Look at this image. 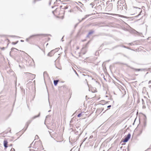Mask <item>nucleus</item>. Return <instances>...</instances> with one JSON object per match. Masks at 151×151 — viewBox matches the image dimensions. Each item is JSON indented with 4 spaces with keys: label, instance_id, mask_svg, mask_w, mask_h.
<instances>
[{
    "label": "nucleus",
    "instance_id": "nucleus-1",
    "mask_svg": "<svg viewBox=\"0 0 151 151\" xmlns=\"http://www.w3.org/2000/svg\"><path fill=\"white\" fill-rule=\"evenodd\" d=\"M126 6V5L125 4H122L119 5H118L117 6V9H118V10L119 9L120 10H123L124 9L123 6H124V9H125Z\"/></svg>",
    "mask_w": 151,
    "mask_h": 151
},
{
    "label": "nucleus",
    "instance_id": "nucleus-2",
    "mask_svg": "<svg viewBox=\"0 0 151 151\" xmlns=\"http://www.w3.org/2000/svg\"><path fill=\"white\" fill-rule=\"evenodd\" d=\"M131 137V134H129L127 135V136L124 139L123 142H127L129 139H130Z\"/></svg>",
    "mask_w": 151,
    "mask_h": 151
},
{
    "label": "nucleus",
    "instance_id": "nucleus-3",
    "mask_svg": "<svg viewBox=\"0 0 151 151\" xmlns=\"http://www.w3.org/2000/svg\"><path fill=\"white\" fill-rule=\"evenodd\" d=\"M40 113H39V115L37 116H35L33 117L32 118L31 120H29L27 122V124H28V125L29 124L32 122V119H33L37 117H38L40 116Z\"/></svg>",
    "mask_w": 151,
    "mask_h": 151
},
{
    "label": "nucleus",
    "instance_id": "nucleus-4",
    "mask_svg": "<svg viewBox=\"0 0 151 151\" xmlns=\"http://www.w3.org/2000/svg\"><path fill=\"white\" fill-rule=\"evenodd\" d=\"M41 35H41V34H37V35H32L30 36L29 38H27L26 39V41H28L29 39H30L32 37H33L36 36H39Z\"/></svg>",
    "mask_w": 151,
    "mask_h": 151
},
{
    "label": "nucleus",
    "instance_id": "nucleus-5",
    "mask_svg": "<svg viewBox=\"0 0 151 151\" xmlns=\"http://www.w3.org/2000/svg\"><path fill=\"white\" fill-rule=\"evenodd\" d=\"M26 74L27 75L29 76H30L32 77V78H34L35 77V75L31 74L29 73H26Z\"/></svg>",
    "mask_w": 151,
    "mask_h": 151
},
{
    "label": "nucleus",
    "instance_id": "nucleus-6",
    "mask_svg": "<svg viewBox=\"0 0 151 151\" xmlns=\"http://www.w3.org/2000/svg\"><path fill=\"white\" fill-rule=\"evenodd\" d=\"M8 142L6 140H4V147L6 148L8 147L7 146Z\"/></svg>",
    "mask_w": 151,
    "mask_h": 151
},
{
    "label": "nucleus",
    "instance_id": "nucleus-7",
    "mask_svg": "<svg viewBox=\"0 0 151 151\" xmlns=\"http://www.w3.org/2000/svg\"><path fill=\"white\" fill-rule=\"evenodd\" d=\"M132 69L134 70L135 71H142L144 70L143 69H136L132 68H131Z\"/></svg>",
    "mask_w": 151,
    "mask_h": 151
},
{
    "label": "nucleus",
    "instance_id": "nucleus-8",
    "mask_svg": "<svg viewBox=\"0 0 151 151\" xmlns=\"http://www.w3.org/2000/svg\"><path fill=\"white\" fill-rule=\"evenodd\" d=\"M58 81V80H55L54 81V84L55 86H56L57 84Z\"/></svg>",
    "mask_w": 151,
    "mask_h": 151
},
{
    "label": "nucleus",
    "instance_id": "nucleus-9",
    "mask_svg": "<svg viewBox=\"0 0 151 151\" xmlns=\"http://www.w3.org/2000/svg\"><path fill=\"white\" fill-rule=\"evenodd\" d=\"M53 51V50H52L50 52H49L47 54L48 56H52V55H51V53Z\"/></svg>",
    "mask_w": 151,
    "mask_h": 151
},
{
    "label": "nucleus",
    "instance_id": "nucleus-10",
    "mask_svg": "<svg viewBox=\"0 0 151 151\" xmlns=\"http://www.w3.org/2000/svg\"><path fill=\"white\" fill-rule=\"evenodd\" d=\"M93 31H91L90 32H89L88 35L87 36V37H88L89 35L93 34Z\"/></svg>",
    "mask_w": 151,
    "mask_h": 151
},
{
    "label": "nucleus",
    "instance_id": "nucleus-11",
    "mask_svg": "<svg viewBox=\"0 0 151 151\" xmlns=\"http://www.w3.org/2000/svg\"><path fill=\"white\" fill-rule=\"evenodd\" d=\"M51 116L50 115H48L46 117V119L45 120V122L47 120V119L49 118Z\"/></svg>",
    "mask_w": 151,
    "mask_h": 151
},
{
    "label": "nucleus",
    "instance_id": "nucleus-12",
    "mask_svg": "<svg viewBox=\"0 0 151 151\" xmlns=\"http://www.w3.org/2000/svg\"><path fill=\"white\" fill-rule=\"evenodd\" d=\"M61 1L60 0H56V2L57 3L59 4V3Z\"/></svg>",
    "mask_w": 151,
    "mask_h": 151
},
{
    "label": "nucleus",
    "instance_id": "nucleus-13",
    "mask_svg": "<svg viewBox=\"0 0 151 151\" xmlns=\"http://www.w3.org/2000/svg\"><path fill=\"white\" fill-rule=\"evenodd\" d=\"M18 41H17L16 42H12V44H14V45H15L17 43V42H18Z\"/></svg>",
    "mask_w": 151,
    "mask_h": 151
},
{
    "label": "nucleus",
    "instance_id": "nucleus-14",
    "mask_svg": "<svg viewBox=\"0 0 151 151\" xmlns=\"http://www.w3.org/2000/svg\"><path fill=\"white\" fill-rule=\"evenodd\" d=\"M122 47H124V48H127V49H129V47H126L125 46H122Z\"/></svg>",
    "mask_w": 151,
    "mask_h": 151
},
{
    "label": "nucleus",
    "instance_id": "nucleus-15",
    "mask_svg": "<svg viewBox=\"0 0 151 151\" xmlns=\"http://www.w3.org/2000/svg\"><path fill=\"white\" fill-rule=\"evenodd\" d=\"M81 113H80V114H79L78 115V117H79L81 116Z\"/></svg>",
    "mask_w": 151,
    "mask_h": 151
},
{
    "label": "nucleus",
    "instance_id": "nucleus-16",
    "mask_svg": "<svg viewBox=\"0 0 151 151\" xmlns=\"http://www.w3.org/2000/svg\"><path fill=\"white\" fill-rule=\"evenodd\" d=\"M10 151H15V150L14 148H12L11 150Z\"/></svg>",
    "mask_w": 151,
    "mask_h": 151
},
{
    "label": "nucleus",
    "instance_id": "nucleus-17",
    "mask_svg": "<svg viewBox=\"0 0 151 151\" xmlns=\"http://www.w3.org/2000/svg\"><path fill=\"white\" fill-rule=\"evenodd\" d=\"M142 104L143 105H144L145 103L144 100L143 99H142Z\"/></svg>",
    "mask_w": 151,
    "mask_h": 151
},
{
    "label": "nucleus",
    "instance_id": "nucleus-18",
    "mask_svg": "<svg viewBox=\"0 0 151 151\" xmlns=\"http://www.w3.org/2000/svg\"><path fill=\"white\" fill-rule=\"evenodd\" d=\"M93 135H91L89 137V139H91L93 138Z\"/></svg>",
    "mask_w": 151,
    "mask_h": 151
},
{
    "label": "nucleus",
    "instance_id": "nucleus-19",
    "mask_svg": "<svg viewBox=\"0 0 151 151\" xmlns=\"http://www.w3.org/2000/svg\"><path fill=\"white\" fill-rule=\"evenodd\" d=\"M146 122H145V123H144V126L145 127H146Z\"/></svg>",
    "mask_w": 151,
    "mask_h": 151
},
{
    "label": "nucleus",
    "instance_id": "nucleus-20",
    "mask_svg": "<svg viewBox=\"0 0 151 151\" xmlns=\"http://www.w3.org/2000/svg\"><path fill=\"white\" fill-rule=\"evenodd\" d=\"M35 137L36 138H39V137H38V135H36L35 136Z\"/></svg>",
    "mask_w": 151,
    "mask_h": 151
},
{
    "label": "nucleus",
    "instance_id": "nucleus-21",
    "mask_svg": "<svg viewBox=\"0 0 151 151\" xmlns=\"http://www.w3.org/2000/svg\"><path fill=\"white\" fill-rule=\"evenodd\" d=\"M87 17V15H86V17L85 18H82V20H84V19H85L86 17Z\"/></svg>",
    "mask_w": 151,
    "mask_h": 151
},
{
    "label": "nucleus",
    "instance_id": "nucleus-22",
    "mask_svg": "<svg viewBox=\"0 0 151 151\" xmlns=\"http://www.w3.org/2000/svg\"><path fill=\"white\" fill-rule=\"evenodd\" d=\"M111 107V105H109L108 106H107V108H110Z\"/></svg>",
    "mask_w": 151,
    "mask_h": 151
},
{
    "label": "nucleus",
    "instance_id": "nucleus-23",
    "mask_svg": "<svg viewBox=\"0 0 151 151\" xmlns=\"http://www.w3.org/2000/svg\"><path fill=\"white\" fill-rule=\"evenodd\" d=\"M78 24H76L75 25V27H77V25H78Z\"/></svg>",
    "mask_w": 151,
    "mask_h": 151
},
{
    "label": "nucleus",
    "instance_id": "nucleus-24",
    "mask_svg": "<svg viewBox=\"0 0 151 151\" xmlns=\"http://www.w3.org/2000/svg\"><path fill=\"white\" fill-rule=\"evenodd\" d=\"M150 83H151V81H150L149 82V84H150Z\"/></svg>",
    "mask_w": 151,
    "mask_h": 151
},
{
    "label": "nucleus",
    "instance_id": "nucleus-25",
    "mask_svg": "<svg viewBox=\"0 0 151 151\" xmlns=\"http://www.w3.org/2000/svg\"><path fill=\"white\" fill-rule=\"evenodd\" d=\"M13 49H15V48H12L11 49V50H13Z\"/></svg>",
    "mask_w": 151,
    "mask_h": 151
},
{
    "label": "nucleus",
    "instance_id": "nucleus-26",
    "mask_svg": "<svg viewBox=\"0 0 151 151\" xmlns=\"http://www.w3.org/2000/svg\"><path fill=\"white\" fill-rule=\"evenodd\" d=\"M21 42H23L24 41L23 40H21Z\"/></svg>",
    "mask_w": 151,
    "mask_h": 151
},
{
    "label": "nucleus",
    "instance_id": "nucleus-27",
    "mask_svg": "<svg viewBox=\"0 0 151 151\" xmlns=\"http://www.w3.org/2000/svg\"><path fill=\"white\" fill-rule=\"evenodd\" d=\"M143 108H144V107H145V106L144 105H143Z\"/></svg>",
    "mask_w": 151,
    "mask_h": 151
},
{
    "label": "nucleus",
    "instance_id": "nucleus-28",
    "mask_svg": "<svg viewBox=\"0 0 151 151\" xmlns=\"http://www.w3.org/2000/svg\"><path fill=\"white\" fill-rule=\"evenodd\" d=\"M63 37L62 38L61 40L62 41H63Z\"/></svg>",
    "mask_w": 151,
    "mask_h": 151
},
{
    "label": "nucleus",
    "instance_id": "nucleus-29",
    "mask_svg": "<svg viewBox=\"0 0 151 151\" xmlns=\"http://www.w3.org/2000/svg\"><path fill=\"white\" fill-rule=\"evenodd\" d=\"M52 12L53 13V14H54V11H53Z\"/></svg>",
    "mask_w": 151,
    "mask_h": 151
},
{
    "label": "nucleus",
    "instance_id": "nucleus-30",
    "mask_svg": "<svg viewBox=\"0 0 151 151\" xmlns=\"http://www.w3.org/2000/svg\"><path fill=\"white\" fill-rule=\"evenodd\" d=\"M4 47H3V48H2V49H3V50H4Z\"/></svg>",
    "mask_w": 151,
    "mask_h": 151
},
{
    "label": "nucleus",
    "instance_id": "nucleus-31",
    "mask_svg": "<svg viewBox=\"0 0 151 151\" xmlns=\"http://www.w3.org/2000/svg\"><path fill=\"white\" fill-rule=\"evenodd\" d=\"M50 111H51V110H49V111H48V112H50Z\"/></svg>",
    "mask_w": 151,
    "mask_h": 151
},
{
    "label": "nucleus",
    "instance_id": "nucleus-32",
    "mask_svg": "<svg viewBox=\"0 0 151 151\" xmlns=\"http://www.w3.org/2000/svg\"><path fill=\"white\" fill-rule=\"evenodd\" d=\"M123 8H124V6H123Z\"/></svg>",
    "mask_w": 151,
    "mask_h": 151
},
{
    "label": "nucleus",
    "instance_id": "nucleus-33",
    "mask_svg": "<svg viewBox=\"0 0 151 151\" xmlns=\"http://www.w3.org/2000/svg\"><path fill=\"white\" fill-rule=\"evenodd\" d=\"M81 21H80V22H79H79H81Z\"/></svg>",
    "mask_w": 151,
    "mask_h": 151
},
{
    "label": "nucleus",
    "instance_id": "nucleus-34",
    "mask_svg": "<svg viewBox=\"0 0 151 151\" xmlns=\"http://www.w3.org/2000/svg\"><path fill=\"white\" fill-rule=\"evenodd\" d=\"M92 3L91 4V5H92Z\"/></svg>",
    "mask_w": 151,
    "mask_h": 151
},
{
    "label": "nucleus",
    "instance_id": "nucleus-35",
    "mask_svg": "<svg viewBox=\"0 0 151 151\" xmlns=\"http://www.w3.org/2000/svg\"><path fill=\"white\" fill-rule=\"evenodd\" d=\"M92 3L91 4V5H92Z\"/></svg>",
    "mask_w": 151,
    "mask_h": 151
}]
</instances>
